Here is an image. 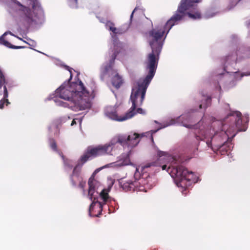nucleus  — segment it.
<instances>
[{
    "label": "nucleus",
    "mask_w": 250,
    "mask_h": 250,
    "mask_svg": "<svg viewBox=\"0 0 250 250\" xmlns=\"http://www.w3.org/2000/svg\"><path fill=\"white\" fill-rule=\"evenodd\" d=\"M50 146L54 150L56 149V144L54 141L53 140L50 141Z\"/></svg>",
    "instance_id": "obj_23"
},
{
    "label": "nucleus",
    "mask_w": 250,
    "mask_h": 250,
    "mask_svg": "<svg viewBox=\"0 0 250 250\" xmlns=\"http://www.w3.org/2000/svg\"><path fill=\"white\" fill-rule=\"evenodd\" d=\"M97 203L99 204V205L100 207H101V206H102V204H101V203H100V202H97Z\"/></svg>",
    "instance_id": "obj_32"
},
{
    "label": "nucleus",
    "mask_w": 250,
    "mask_h": 250,
    "mask_svg": "<svg viewBox=\"0 0 250 250\" xmlns=\"http://www.w3.org/2000/svg\"><path fill=\"white\" fill-rule=\"evenodd\" d=\"M77 121L78 122H79L80 123V124L81 125V123H82V119H74L71 124V125L72 126L73 125H74L75 124H77Z\"/></svg>",
    "instance_id": "obj_20"
},
{
    "label": "nucleus",
    "mask_w": 250,
    "mask_h": 250,
    "mask_svg": "<svg viewBox=\"0 0 250 250\" xmlns=\"http://www.w3.org/2000/svg\"><path fill=\"white\" fill-rule=\"evenodd\" d=\"M206 100H207V102L209 104L210 102V98H208L206 99Z\"/></svg>",
    "instance_id": "obj_31"
},
{
    "label": "nucleus",
    "mask_w": 250,
    "mask_h": 250,
    "mask_svg": "<svg viewBox=\"0 0 250 250\" xmlns=\"http://www.w3.org/2000/svg\"><path fill=\"white\" fill-rule=\"evenodd\" d=\"M229 130H227V131H225V133L227 134V136H228V132H229Z\"/></svg>",
    "instance_id": "obj_33"
},
{
    "label": "nucleus",
    "mask_w": 250,
    "mask_h": 250,
    "mask_svg": "<svg viewBox=\"0 0 250 250\" xmlns=\"http://www.w3.org/2000/svg\"><path fill=\"white\" fill-rule=\"evenodd\" d=\"M12 48L18 49V48H22V47H21V46H14L13 47H12Z\"/></svg>",
    "instance_id": "obj_29"
},
{
    "label": "nucleus",
    "mask_w": 250,
    "mask_h": 250,
    "mask_svg": "<svg viewBox=\"0 0 250 250\" xmlns=\"http://www.w3.org/2000/svg\"><path fill=\"white\" fill-rule=\"evenodd\" d=\"M106 27L115 34H121L125 32V31H123L121 29L115 27L114 24L110 21L106 22Z\"/></svg>",
    "instance_id": "obj_12"
},
{
    "label": "nucleus",
    "mask_w": 250,
    "mask_h": 250,
    "mask_svg": "<svg viewBox=\"0 0 250 250\" xmlns=\"http://www.w3.org/2000/svg\"><path fill=\"white\" fill-rule=\"evenodd\" d=\"M114 47L115 48L116 47L117 48L118 47L120 46L121 43L120 42H118L117 41H115L114 42Z\"/></svg>",
    "instance_id": "obj_24"
},
{
    "label": "nucleus",
    "mask_w": 250,
    "mask_h": 250,
    "mask_svg": "<svg viewBox=\"0 0 250 250\" xmlns=\"http://www.w3.org/2000/svg\"><path fill=\"white\" fill-rule=\"evenodd\" d=\"M55 96L56 98L54 101L57 105L68 106L75 111L89 108L92 98L82 82L71 83H64L56 90Z\"/></svg>",
    "instance_id": "obj_3"
},
{
    "label": "nucleus",
    "mask_w": 250,
    "mask_h": 250,
    "mask_svg": "<svg viewBox=\"0 0 250 250\" xmlns=\"http://www.w3.org/2000/svg\"><path fill=\"white\" fill-rule=\"evenodd\" d=\"M70 0V5L72 7H76L77 0Z\"/></svg>",
    "instance_id": "obj_22"
},
{
    "label": "nucleus",
    "mask_w": 250,
    "mask_h": 250,
    "mask_svg": "<svg viewBox=\"0 0 250 250\" xmlns=\"http://www.w3.org/2000/svg\"><path fill=\"white\" fill-rule=\"evenodd\" d=\"M5 82V80L4 76L1 72V70L0 69V85H2V84H4Z\"/></svg>",
    "instance_id": "obj_19"
},
{
    "label": "nucleus",
    "mask_w": 250,
    "mask_h": 250,
    "mask_svg": "<svg viewBox=\"0 0 250 250\" xmlns=\"http://www.w3.org/2000/svg\"><path fill=\"white\" fill-rule=\"evenodd\" d=\"M84 184H85V183H82V182H81V183H80V186L81 188H83V186H84Z\"/></svg>",
    "instance_id": "obj_28"
},
{
    "label": "nucleus",
    "mask_w": 250,
    "mask_h": 250,
    "mask_svg": "<svg viewBox=\"0 0 250 250\" xmlns=\"http://www.w3.org/2000/svg\"><path fill=\"white\" fill-rule=\"evenodd\" d=\"M33 9L34 13L35 14L34 16L31 14L30 10L26 7L24 9V19L29 23L32 22H36V19L42 16V10L39 5H33Z\"/></svg>",
    "instance_id": "obj_8"
},
{
    "label": "nucleus",
    "mask_w": 250,
    "mask_h": 250,
    "mask_svg": "<svg viewBox=\"0 0 250 250\" xmlns=\"http://www.w3.org/2000/svg\"><path fill=\"white\" fill-rule=\"evenodd\" d=\"M165 33L164 28H156L148 33L147 40L152 52L148 55L145 64L148 73L145 79H140L134 83L130 96L132 106L127 112L122 116H118L115 106H107L104 109V114L109 119L123 122L132 118L137 113L144 114L143 109L138 107L141 105L144 99L146 88L154 76L159 59V55L162 48L163 39Z\"/></svg>",
    "instance_id": "obj_1"
},
{
    "label": "nucleus",
    "mask_w": 250,
    "mask_h": 250,
    "mask_svg": "<svg viewBox=\"0 0 250 250\" xmlns=\"http://www.w3.org/2000/svg\"><path fill=\"white\" fill-rule=\"evenodd\" d=\"M154 152L157 162L149 163L144 166L136 167L134 173L135 180H141L140 170L151 166H161L163 170H167V171L168 169L172 167L169 173L174 178L175 183L178 187L185 188L190 186L191 182L194 180L192 172L188 171L183 166L175 167V165L178 164L177 161L168 152L161 151L156 147H154Z\"/></svg>",
    "instance_id": "obj_2"
},
{
    "label": "nucleus",
    "mask_w": 250,
    "mask_h": 250,
    "mask_svg": "<svg viewBox=\"0 0 250 250\" xmlns=\"http://www.w3.org/2000/svg\"><path fill=\"white\" fill-rule=\"evenodd\" d=\"M89 190L88 196L91 200L93 201L89 207V211L93 209V206L97 202L95 201L97 197L98 194L100 195L104 203H106L109 199L108 192L109 189H103L101 184L97 180L90 178L88 181Z\"/></svg>",
    "instance_id": "obj_4"
},
{
    "label": "nucleus",
    "mask_w": 250,
    "mask_h": 250,
    "mask_svg": "<svg viewBox=\"0 0 250 250\" xmlns=\"http://www.w3.org/2000/svg\"><path fill=\"white\" fill-rule=\"evenodd\" d=\"M188 6L184 5V0L181 1V4L178 7V9L176 13V14L171 18V19L167 21L166 23V27L165 28H168L167 32V33H168L169 30L171 29V28L174 25L175 23L181 20L182 18L185 15V11L188 9Z\"/></svg>",
    "instance_id": "obj_7"
},
{
    "label": "nucleus",
    "mask_w": 250,
    "mask_h": 250,
    "mask_svg": "<svg viewBox=\"0 0 250 250\" xmlns=\"http://www.w3.org/2000/svg\"><path fill=\"white\" fill-rule=\"evenodd\" d=\"M230 116H236L238 119L236 121L235 125L237 128H239V126L240 125V121H241V113L239 111H235L230 114Z\"/></svg>",
    "instance_id": "obj_14"
},
{
    "label": "nucleus",
    "mask_w": 250,
    "mask_h": 250,
    "mask_svg": "<svg viewBox=\"0 0 250 250\" xmlns=\"http://www.w3.org/2000/svg\"><path fill=\"white\" fill-rule=\"evenodd\" d=\"M137 182L136 181L134 182H132V181H128L127 182L124 184L123 187L124 188H126L128 187V189L131 190L132 188L133 189L134 187L138 186Z\"/></svg>",
    "instance_id": "obj_13"
},
{
    "label": "nucleus",
    "mask_w": 250,
    "mask_h": 250,
    "mask_svg": "<svg viewBox=\"0 0 250 250\" xmlns=\"http://www.w3.org/2000/svg\"><path fill=\"white\" fill-rule=\"evenodd\" d=\"M214 131L211 129L207 130L206 132L201 133L202 135H203L204 138L206 140V144L208 147L211 146V140L213 137V133Z\"/></svg>",
    "instance_id": "obj_11"
},
{
    "label": "nucleus",
    "mask_w": 250,
    "mask_h": 250,
    "mask_svg": "<svg viewBox=\"0 0 250 250\" xmlns=\"http://www.w3.org/2000/svg\"><path fill=\"white\" fill-rule=\"evenodd\" d=\"M69 71L70 72V74H71V75H70V78L72 77V75H71V70L69 69Z\"/></svg>",
    "instance_id": "obj_34"
},
{
    "label": "nucleus",
    "mask_w": 250,
    "mask_h": 250,
    "mask_svg": "<svg viewBox=\"0 0 250 250\" xmlns=\"http://www.w3.org/2000/svg\"><path fill=\"white\" fill-rule=\"evenodd\" d=\"M188 14L189 18H192L193 20L199 19L201 18V15L198 12H197L194 14L188 13Z\"/></svg>",
    "instance_id": "obj_15"
},
{
    "label": "nucleus",
    "mask_w": 250,
    "mask_h": 250,
    "mask_svg": "<svg viewBox=\"0 0 250 250\" xmlns=\"http://www.w3.org/2000/svg\"><path fill=\"white\" fill-rule=\"evenodd\" d=\"M136 10V8H135L134 9V10L133 11V12H132V14H131V16H130V19H132V17H133V13H134V12L135 11V10Z\"/></svg>",
    "instance_id": "obj_30"
},
{
    "label": "nucleus",
    "mask_w": 250,
    "mask_h": 250,
    "mask_svg": "<svg viewBox=\"0 0 250 250\" xmlns=\"http://www.w3.org/2000/svg\"><path fill=\"white\" fill-rule=\"evenodd\" d=\"M176 121L174 120V119H171L169 123H166L165 124V125H163V126L162 127H161L160 128H159L157 130H154V131H152V133H155L157 130H159L161 128H164V127H166L167 126H169V125H174L176 123Z\"/></svg>",
    "instance_id": "obj_16"
},
{
    "label": "nucleus",
    "mask_w": 250,
    "mask_h": 250,
    "mask_svg": "<svg viewBox=\"0 0 250 250\" xmlns=\"http://www.w3.org/2000/svg\"><path fill=\"white\" fill-rule=\"evenodd\" d=\"M214 14H211V15H208V14H207V15H206V17L207 18H211V17H212L213 16H214Z\"/></svg>",
    "instance_id": "obj_27"
},
{
    "label": "nucleus",
    "mask_w": 250,
    "mask_h": 250,
    "mask_svg": "<svg viewBox=\"0 0 250 250\" xmlns=\"http://www.w3.org/2000/svg\"><path fill=\"white\" fill-rule=\"evenodd\" d=\"M202 106H203V104H201L200 105V108H202Z\"/></svg>",
    "instance_id": "obj_35"
},
{
    "label": "nucleus",
    "mask_w": 250,
    "mask_h": 250,
    "mask_svg": "<svg viewBox=\"0 0 250 250\" xmlns=\"http://www.w3.org/2000/svg\"><path fill=\"white\" fill-rule=\"evenodd\" d=\"M185 118V116H182V119H183V118Z\"/></svg>",
    "instance_id": "obj_36"
},
{
    "label": "nucleus",
    "mask_w": 250,
    "mask_h": 250,
    "mask_svg": "<svg viewBox=\"0 0 250 250\" xmlns=\"http://www.w3.org/2000/svg\"><path fill=\"white\" fill-rule=\"evenodd\" d=\"M182 125L184 126H185V127H186L187 128H191L193 127V126H194L195 128L197 127V125H192L190 124H185L183 122H182Z\"/></svg>",
    "instance_id": "obj_21"
},
{
    "label": "nucleus",
    "mask_w": 250,
    "mask_h": 250,
    "mask_svg": "<svg viewBox=\"0 0 250 250\" xmlns=\"http://www.w3.org/2000/svg\"><path fill=\"white\" fill-rule=\"evenodd\" d=\"M117 142L116 140H112L110 142L104 145L88 147L86 154L82 156V161L85 162L91 157H94L105 154H110Z\"/></svg>",
    "instance_id": "obj_5"
},
{
    "label": "nucleus",
    "mask_w": 250,
    "mask_h": 250,
    "mask_svg": "<svg viewBox=\"0 0 250 250\" xmlns=\"http://www.w3.org/2000/svg\"><path fill=\"white\" fill-rule=\"evenodd\" d=\"M13 2H14V3L15 4H17V5H18L19 6H20L21 7H22L23 6L21 4V2L16 0H14Z\"/></svg>",
    "instance_id": "obj_25"
},
{
    "label": "nucleus",
    "mask_w": 250,
    "mask_h": 250,
    "mask_svg": "<svg viewBox=\"0 0 250 250\" xmlns=\"http://www.w3.org/2000/svg\"><path fill=\"white\" fill-rule=\"evenodd\" d=\"M78 168V166H76V167H75V168H74V171H73V177L75 176V173H76V172L77 169V168Z\"/></svg>",
    "instance_id": "obj_26"
},
{
    "label": "nucleus",
    "mask_w": 250,
    "mask_h": 250,
    "mask_svg": "<svg viewBox=\"0 0 250 250\" xmlns=\"http://www.w3.org/2000/svg\"><path fill=\"white\" fill-rule=\"evenodd\" d=\"M130 164V160L128 154H124L120 157V159L114 163H110L108 165H105L103 167H122L123 166H126Z\"/></svg>",
    "instance_id": "obj_10"
},
{
    "label": "nucleus",
    "mask_w": 250,
    "mask_h": 250,
    "mask_svg": "<svg viewBox=\"0 0 250 250\" xmlns=\"http://www.w3.org/2000/svg\"><path fill=\"white\" fill-rule=\"evenodd\" d=\"M117 141L121 144L125 142L130 146H135L139 142V135L134 133L131 134L127 136H120L119 137Z\"/></svg>",
    "instance_id": "obj_9"
},
{
    "label": "nucleus",
    "mask_w": 250,
    "mask_h": 250,
    "mask_svg": "<svg viewBox=\"0 0 250 250\" xmlns=\"http://www.w3.org/2000/svg\"><path fill=\"white\" fill-rule=\"evenodd\" d=\"M116 56V52L112 54L111 59L110 60L109 65H105L102 68V72L103 75L108 74L109 76H112V83L113 86L116 88H119L123 83V80L122 77L117 73L112 67V64Z\"/></svg>",
    "instance_id": "obj_6"
},
{
    "label": "nucleus",
    "mask_w": 250,
    "mask_h": 250,
    "mask_svg": "<svg viewBox=\"0 0 250 250\" xmlns=\"http://www.w3.org/2000/svg\"><path fill=\"white\" fill-rule=\"evenodd\" d=\"M7 33H5L0 38V43L1 44H4V45L5 46H9V45L10 44V43L6 41H5L4 39H3V36L6 34Z\"/></svg>",
    "instance_id": "obj_18"
},
{
    "label": "nucleus",
    "mask_w": 250,
    "mask_h": 250,
    "mask_svg": "<svg viewBox=\"0 0 250 250\" xmlns=\"http://www.w3.org/2000/svg\"><path fill=\"white\" fill-rule=\"evenodd\" d=\"M8 97V91L5 85L4 86V100H0V104H3L4 101H6V102L9 104L8 102V100L6 99Z\"/></svg>",
    "instance_id": "obj_17"
}]
</instances>
